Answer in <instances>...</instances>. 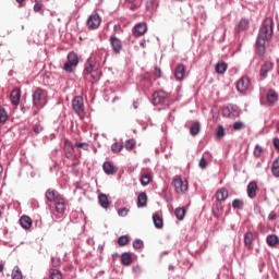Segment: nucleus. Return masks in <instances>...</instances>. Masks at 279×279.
Here are the masks:
<instances>
[{"label":"nucleus","mask_w":279,"mask_h":279,"mask_svg":"<svg viewBox=\"0 0 279 279\" xmlns=\"http://www.w3.org/2000/svg\"><path fill=\"white\" fill-rule=\"evenodd\" d=\"M252 243H254V233L246 231L244 234V245H246L248 250H252Z\"/></svg>","instance_id":"obj_24"},{"label":"nucleus","mask_w":279,"mask_h":279,"mask_svg":"<svg viewBox=\"0 0 279 279\" xmlns=\"http://www.w3.org/2000/svg\"><path fill=\"white\" fill-rule=\"evenodd\" d=\"M199 130H201L199 122H195L190 128V134L192 136H197V134H199Z\"/></svg>","instance_id":"obj_36"},{"label":"nucleus","mask_w":279,"mask_h":279,"mask_svg":"<svg viewBox=\"0 0 279 279\" xmlns=\"http://www.w3.org/2000/svg\"><path fill=\"white\" fill-rule=\"evenodd\" d=\"M125 149H128L129 151L134 149V147H136V141L134 138L128 140L124 144Z\"/></svg>","instance_id":"obj_40"},{"label":"nucleus","mask_w":279,"mask_h":279,"mask_svg":"<svg viewBox=\"0 0 279 279\" xmlns=\"http://www.w3.org/2000/svg\"><path fill=\"white\" fill-rule=\"evenodd\" d=\"M153 223L155 228H157L158 230L162 229V226H163L162 218H160L158 214L153 215Z\"/></svg>","instance_id":"obj_34"},{"label":"nucleus","mask_w":279,"mask_h":279,"mask_svg":"<svg viewBox=\"0 0 279 279\" xmlns=\"http://www.w3.org/2000/svg\"><path fill=\"white\" fill-rule=\"evenodd\" d=\"M59 197H62V195L58 193L56 190H51V189L47 190L46 199H48V202H53L56 204Z\"/></svg>","instance_id":"obj_21"},{"label":"nucleus","mask_w":279,"mask_h":279,"mask_svg":"<svg viewBox=\"0 0 279 279\" xmlns=\"http://www.w3.org/2000/svg\"><path fill=\"white\" fill-rule=\"evenodd\" d=\"M266 243L269 245V247H276L279 245V238L276 234H269L266 238Z\"/></svg>","instance_id":"obj_26"},{"label":"nucleus","mask_w":279,"mask_h":279,"mask_svg":"<svg viewBox=\"0 0 279 279\" xmlns=\"http://www.w3.org/2000/svg\"><path fill=\"white\" fill-rule=\"evenodd\" d=\"M33 104L36 108H45L47 105V92L45 89L37 88L33 93Z\"/></svg>","instance_id":"obj_4"},{"label":"nucleus","mask_w":279,"mask_h":279,"mask_svg":"<svg viewBox=\"0 0 279 279\" xmlns=\"http://www.w3.org/2000/svg\"><path fill=\"white\" fill-rule=\"evenodd\" d=\"M32 218L29 216H22L20 218V226L24 229V230H29V228H32Z\"/></svg>","instance_id":"obj_23"},{"label":"nucleus","mask_w":279,"mask_h":279,"mask_svg":"<svg viewBox=\"0 0 279 279\" xmlns=\"http://www.w3.org/2000/svg\"><path fill=\"white\" fill-rule=\"evenodd\" d=\"M243 128H245V124L241 121H236L233 123V130L235 131L243 130Z\"/></svg>","instance_id":"obj_47"},{"label":"nucleus","mask_w":279,"mask_h":279,"mask_svg":"<svg viewBox=\"0 0 279 279\" xmlns=\"http://www.w3.org/2000/svg\"><path fill=\"white\" fill-rule=\"evenodd\" d=\"M208 166V163L206 162V159L204 157H202L198 161V167L201 169H206V167Z\"/></svg>","instance_id":"obj_49"},{"label":"nucleus","mask_w":279,"mask_h":279,"mask_svg":"<svg viewBox=\"0 0 279 279\" xmlns=\"http://www.w3.org/2000/svg\"><path fill=\"white\" fill-rule=\"evenodd\" d=\"M274 71V62L265 61L264 64L260 65L259 70V80H267V75Z\"/></svg>","instance_id":"obj_11"},{"label":"nucleus","mask_w":279,"mask_h":279,"mask_svg":"<svg viewBox=\"0 0 279 279\" xmlns=\"http://www.w3.org/2000/svg\"><path fill=\"white\" fill-rule=\"evenodd\" d=\"M236 90L238 93H241L242 95H246V93H250L252 90V82L247 76H242L236 82Z\"/></svg>","instance_id":"obj_6"},{"label":"nucleus","mask_w":279,"mask_h":279,"mask_svg":"<svg viewBox=\"0 0 279 279\" xmlns=\"http://www.w3.org/2000/svg\"><path fill=\"white\" fill-rule=\"evenodd\" d=\"M145 44H146L145 39H143V40L140 43L141 47H145Z\"/></svg>","instance_id":"obj_57"},{"label":"nucleus","mask_w":279,"mask_h":279,"mask_svg":"<svg viewBox=\"0 0 279 279\" xmlns=\"http://www.w3.org/2000/svg\"><path fill=\"white\" fill-rule=\"evenodd\" d=\"M258 190V184L255 181H251L247 184V196L250 199H254L256 197V191Z\"/></svg>","instance_id":"obj_18"},{"label":"nucleus","mask_w":279,"mask_h":279,"mask_svg":"<svg viewBox=\"0 0 279 279\" xmlns=\"http://www.w3.org/2000/svg\"><path fill=\"white\" fill-rule=\"evenodd\" d=\"M4 265L0 263V272L3 271Z\"/></svg>","instance_id":"obj_59"},{"label":"nucleus","mask_w":279,"mask_h":279,"mask_svg":"<svg viewBox=\"0 0 279 279\" xmlns=\"http://www.w3.org/2000/svg\"><path fill=\"white\" fill-rule=\"evenodd\" d=\"M86 25L88 29H98L99 25H101V16H99V13H93L89 15Z\"/></svg>","instance_id":"obj_10"},{"label":"nucleus","mask_w":279,"mask_h":279,"mask_svg":"<svg viewBox=\"0 0 279 279\" xmlns=\"http://www.w3.org/2000/svg\"><path fill=\"white\" fill-rule=\"evenodd\" d=\"M133 107H134L135 110H137L138 109V101H133Z\"/></svg>","instance_id":"obj_56"},{"label":"nucleus","mask_w":279,"mask_h":279,"mask_svg":"<svg viewBox=\"0 0 279 279\" xmlns=\"http://www.w3.org/2000/svg\"><path fill=\"white\" fill-rule=\"evenodd\" d=\"M262 154H263V147H260L259 145H256L254 149V156H256V158H259Z\"/></svg>","instance_id":"obj_48"},{"label":"nucleus","mask_w":279,"mask_h":279,"mask_svg":"<svg viewBox=\"0 0 279 279\" xmlns=\"http://www.w3.org/2000/svg\"><path fill=\"white\" fill-rule=\"evenodd\" d=\"M120 258L121 264L124 265V267H129V265H132V255L130 253H122Z\"/></svg>","instance_id":"obj_31"},{"label":"nucleus","mask_w":279,"mask_h":279,"mask_svg":"<svg viewBox=\"0 0 279 279\" xmlns=\"http://www.w3.org/2000/svg\"><path fill=\"white\" fill-rule=\"evenodd\" d=\"M133 247L134 250H143V247H145V244L143 243V240L136 239L133 241Z\"/></svg>","instance_id":"obj_43"},{"label":"nucleus","mask_w":279,"mask_h":279,"mask_svg":"<svg viewBox=\"0 0 279 279\" xmlns=\"http://www.w3.org/2000/svg\"><path fill=\"white\" fill-rule=\"evenodd\" d=\"M172 186H174L175 193L184 194L189 191V181L182 180L180 175H175L172 179Z\"/></svg>","instance_id":"obj_5"},{"label":"nucleus","mask_w":279,"mask_h":279,"mask_svg":"<svg viewBox=\"0 0 279 279\" xmlns=\"http://www.w3.org/2000/svg\"><path fill=\"white\" fill-rule=\"evenodd\" d=\"M266 100L269 104V106H274L276 101H278V94L274 89H269L266 94Z\"/></svg>","instance_id":"obj_22"},{"label":"nucleus","mask_w":279,"mask_h":279,"mask_svg":"<svg viewBox=\"0 0 279 279\" xmlns=\"http://www.w3.org/2000/svg\"><path fill=\"white\" fill-rule=\"evenodd\" d=\"M272 144H274L275 149H279V138L278 137L274 138Z\"/></svg>","instance_id":"obj_54"},{"label":"nucleus","mask_w":279,"mask_h":279,"mask_svg":"<svg viewBox=\"0 0 279 279\" xmlns=\"http://www.w3.org/2000/svg\"><path fill=\"white\" fill-rule=\"evenodd\" d=\"M34 12H38L39 14H45V11L43 10V4H40V2L35 3Z\"/></svg>","instance_id":"obj_46"},{"label":"nucleus","mask_w":279,"mask_h":279,"mask_svg":"<svg viewBox=\"0 0 279 279\" xmlns=\"http://www.w3.org/2000/svg\"><path fill=\"white\" fill-rule=\"evenodd\" d=\"M147 206V194L141 192L137 196V208H145Z\"/></svg>","instance_id":"obj_28"},{"label":"nucleus","mask_w":279,"mask_h":279,"mask_svg":"<svg viewBox=\"0 0 279 279\" xmlns=\"http://www.w3.org/2000/svg\"><path fill=\"white\" fill-rule=\"evenodd\" d=\"M23 1L25 0H16V3H20V5H23Z\"/></svg>","instance_id":"obj_58"},{"label":"nucleus","mask_w":279,"mask_h":279,"mask_svg":"<svg viewBox=\"0 0 279 279\" xmlns=\"http://www.w3.org/2000/svg\"><path fill=\"white\" fill-rule=\"evenodd\" d=\"M215 71L218 75H223L228 71V63L220 61L215 65Z\"/></svg>","instance_id":"obj_29"},{"label":"nucleus","mask_w":279,"mask_h":279,"mask_svg":"<svg viewBox=\"0 0 279 279\" xmlns=\"http://www.w3.org/2000/svg\"><path fill=\"white\" fill-rule=\"evenodd\" d=\"M241 109L236 105H228L227 107L222 108V116L227 117L228 119H236L240 117Z\"/></svg>","instance_id":"obj_8"},{"label":"nucleus","mask_w":279,"mask_h":279,"mask_svg":"<svg viewBox=\"0 0 279 279\" xmlns=\"http://www.w3.org/2000/svg\"><path fill=\"white\" fill-rule=\"evenodd\" d=\"M74 147H76V149H84L85 151H88V143L84 142V143H76L74 144Z\"/></svg>","instance_id":"obj_44"},{"label":"nucleus","mask_w":279,"mask_h":279,"mask_svg":"<svg viewBox=\"0 0 279 279\" xmlns=\"http://www.w3.org/2000/svg\"><path fill=\"white\" fill-rule=\"evenodd\" d=\"M128 1V3H134V1H136V0H126Z\"/></svg>","instance_id":"obj_61"},{"label":"nucleus","mask_w":279,"mask_h":279,"mask_svg":"<svg viewBox=\"0 0 279 279\" xmlns=\"http://www.w3.org/2000/svg\"><path fill=\"white\" fill-rule=\"evenodd\" d=\"M232 208H234L235 210H242L243 208V201L235 198L232 202Z\"/></svg>","instance_id":"obj_41"},{"label":"nucleus","mask_w":279,"mask_h":279,"mask_svg":"<svg viewBox=\"0 0 279 279\" xmlns=\"http://www.w3.org/2000/svg\"><path fill=\"white\" fill-rule=\"evenodd\" d=\"M99 64H101V52H96L90 56L85 63L84 73L86 75H92L94 82H99L101 77V72H99Z\"/></svg>","instance_id":"obj_2"},{"label":"nucleus","mask_w":279,"mask_h":279,"mask_svg":"<svg viewBox=\"0 0 279 279\" xmlns=\"http://www.w3.org/2000/svg\"><path fill=\"white\" fill-rule=\"evenodd\" d=\"M274 36V19L266 17L256 39V49L259 56H265V40H271Z\"/></svg>","instance_id":"obj_1"},{"label":"nucleus","mask_w":279,"mask_h":279,"mask_svg":"<svg viewBox=\"0 0 279 279\" xmlns=\"http://www.w3.org/2000/svg\"><path fill=\"white\" fill-rule=\"evenodd\" d=\"M123 150V143L122 142H116L111 145V151L113 154H119V151Z\"/></svg>","instance_id":"obj_37"},{"label":"nucleus","mask_w":279,"mask_h":279,"mask_svg":"<svg viewBox=\"0 0 279 279\" xmlns=\"http://www.w3.org/2000/svg\"><path fill=\"white\" fill-rule=\"evenodd\" d=\"M184 75H186V66L180 63L174 70V77L178 80V82H182V80H184Z\"/></svg>","instance_id":"obj_17"},{"label":"nucleus","mask_w":279,"mask_h":279,"mask_svg":"<svg viewBox=\"0 0 279 279\" xmlns=\"http://www.w3.org/2000/svg\"><path fill=\"white\" fill-rule=\"evenodd\" d=\"M63 150L69 160H75V146L69 140H65Z\"/></svg>","instance_id":"obj_14"},{"label":"nucleus","mask_w":279,"mask_h":279,"mask_svg":"<svg viewBox=\"0 0 279 279\" xmlns=\"http://www.w3.org/2000/svg\"><path fill=\"white\" fill-rule=\"evenodd\" d=\"M169 269H173V266L170 265V266H169Z\"/></svg>","instance_id":"obj_64"},{"label":"nucleus","mask_w":279,"mask_h":279,"mask_svg":"<svg viewBox=\"0 0 279 279\" xmlns=\"http://www.w3.org/2000/svg\"><path fill=\"white\" fill-rule=\"evenodd\" d=\"M46 279H62V272L59 269L50 268Z\"/></svg>","instance_id":"obj_30"},{"label":"nucleus","mask_w":279,"mask_h":279,"mask_svg":"<svg viewBox=\"0 0 279 279\" xmlns=\"http://www.w3.org/2000/svg\"><path fill=\"white\" fill-rule=\"evenodd\" d=\"M215 197L217 202H226L228 199V190H226V187L218 189Z\"/></svg>","instance_id":"obj_20"},{"label":"nucleus","mask_w":279,"mask_h":279,"mask_svg":"<svg viewBox=\"0 0 279 279\" xmlns=\"http://www.w3.org/2000/svg\"><path fill=\"white\" fill-rule=\"evenodd\" d=\"M151 180H154V172L151 170L147 169L141 173L140 182L142 186H147Z\"/></svg>","instance_id":"obj_16"},{"label":"nucleus","mask_w":279,"mask_h":279,"mask_svg":"<svg viewBox=\"0 0 279 279\" xmlns=\"http://www.w3.org/2000/svg\"><path fill=\"white\" fill-rule=\"evenodd\" d=\"M145 34H147V23L140 22L134 25L133 36H135V38H141V36H145Z\"/></svg>","instance_id":"obj_13"},{"label":"nucleus","mask_w":279,"mask_h":279,"mask_svg":"<svg viewBox=\"0 0 279 279\" xmlns=\"http://www.w3.org/2000/svg\"><path fill=\"white\" fill-rule=\"evenodd\" d=\"M128 243H130V236H128V235H121L118 239V244L120 245V247H125V245H128Z\"/></svg>","instance_id":"obj_39"},{"label":"nucleus","mask_w":279,"mask_h":279,"mask_svg":"<svg viewBox=\"0 0 279 279\" xmlns=\"http://www.w3.org/2000/svg\"><path fill=\"white\" fill-rule=\"evenodd\" d=\"M80 64V59H77V54L75 52L68 53V61L63 64V70L66 73H73V68Z\"/></svg>","instance_id":"obj_7"},{"label":"nucleus","mask_w":279,"mask_h":279,"mask_svg":"<svg viewBox=\"0 0 279 279\" xmlns=\"http://www.w3.org/2000/svg\"><path fill=\"white\" fill-rule=\"evenodd\" d=\"M271 173L275 178H279V158L272 161Z\"/></svg>","instance_id":"obj_35"},{"label":"nucleus","mask_w":279,"mask_h":279,"mask_svg":"<svg viewBox=\"0 0 279 279\" xmlns=\"http://www.w3.org/2000/svg\"><path fill=\"white\" fill-rule=\"evenodd\" d=\"M11 102L13 106L21 104V89H13L11 93Z\"/></svg>","instance_id":"obj_25"},{"label":"nucleus","mask_w":279,"mask_h":279,"mask_svg":"<svg viewBox=\"0 0 279 279\" xmlns=\"http://www.w3.org/2000/svg\"><path fill=\"white\" fill-rule=\"evenodd\" d=\"M8 121V112L3 107H0V123H5Z\"/></svg>","instance_id":"obj_42"},{"label":"nucleus","mask_w":279,"mask_h":279,"mask_svg":"<svg viewBox=\"0 0 279 279\" xmlns=\"http://www.w3.org/2000/svg\"><path fill=\"white\" fill-rule=\"evenodd\" d=\"M98 201H99L101 208H105L106 210H108V208H110V201L108 199V195L99 194Z\"/></svg>","instance_id":"obj_27"},{"label":"nucleus","mask_w":279,"mask_h":279,"mask_svg":"<svg viewBox=\"0 0 279 279\" xmlns=\"http://www.w3.org/2000/svg\"><path fill=\"white\" fill-rule=\"evenodd\" d=\"M153 104L155 106H167V94L162 90L153 94Z\"/></svg>","instance_id":"obj_12"},{"label":"nucleus","mask_w":279,"mask_h":279,"mask_svg":"<svg viewBox=\"0 0 279 279\" xmlns=\"http://www.w3.org/2000/svg\"><path fill=\"white\" fill-rule=\"evenodd\" d=\"M52 267H60V258L51 257Z\"/></svg>","instance_id":"obj_51"},{"label":"nucleus","mask_w":279,"mask_h":279,"mask_svg":"<svg viewBox=\"0 0 279 279\" xmlns=\"http://www.w3.org/2000/svg\"><path fill=\"white\" fill-rule=\"evenodd\" d=\"M130 209L128 207H122L118 210L119 217H128Z\"/></svg>","instance_id":"obj_45"},{"label":"nucleus","mask_w":279,"mask_h":279,"mask_svg":"<svg viewBox=\"0 0 279 279\" xmlns=\"http://www.w3.org/2000/svg\"><path fill=\"white\" fill-rule=\"evenodd\" d=\"M102 170L107 175H114V173H117V167H114L110 161H105L102 163Z\"/></svg>","instance_id":"obj_19"},{"label":"nucleus","mask_w":279,"mask_h":279,"mask_svg":"<svg viewBox=\"0 0 279 279\" xmlns=\"http://www.w3.org/2000/svg\"><path fill=\"white\" fill-rule=\"evenodd\" d=\"M277 130H278V132H279V121H278V123H277Z\"/></svg>","instance_id":"obj_63"},{"label":"nucleus","mask_w":279,"mask_h":279,"mask_svg":"<svg viewBox=\"0 0 279 279\" xmlns=\"http://www.w3.org/2000/svg\"><path fill=\"white\" fill-rule=\"evenodd\" d=\"M11 276H12V279H23V274L21 272V269L19 268V266H15L13 268Z\"/></svg>","instance_id":"obj_38"},{"label":"nucleus","mask_w":279,"mask_h":279,"mask_svg":"<svg viewBox=\"0 0 279 279\" xmlns=\"http://www.w3.org/2000/svg\"><path fill=\"white\" fill-rule=\"evenodd\" d=\"M174 215L179 221H183L184 217H186V209H184V207H179L174 210Z\"/></svg>","instance_id":"obj_33"},{"label":"nucleus","mask_w":279,"mask_h":279,"mask_svg":"<svg viewBox=\"0 0 279 279\" xmlns=\"http://www.w3.org/2000/svg\"><path fill=\"white\" fill-rule=\"evenodd\" d=\"M155 77H162V70L160 68L156 66L154 70Z\"/></svg>","instance_id":"obj_52"},{"label":"nucleus","mask_w":279,"mask_h":279,"mask_svg":"<svg viewBox=\"0 0 279 279\" xmlns=\"http://www.w3.org/2000/svg\"><path fill=\"white\" fill-rule=\"evenodd\" d=\"M109 41L113 53H121V50L123 49V44L121 43V39H119L117 36H111L109 38Z\"/></svg>","instance_id":"obj_15"},{"label":"nucleus","mask_w":279,"mask_h":279,"mask_svg":"<svg viewBox=\"0 0 279 279\" xmlns=\"http://www.w3.org/2000/svg\"><path fill=\"white\" fill-rule=\"evenodd\" d=\"M35 3H40L43 0H33Z\"/></svg>","instance_id":"obj_62"},{"label":"nucleus","mask_w":279,"mask_h":279,"mask_svg":"<svg viewBox=\"0 0 279 279\" xmlns=\"http://www.w3.org/2000/svg\"><path fill=\"white\" fill-rule=\"evenodd\" d=\"M66 208H69V201H66L64 196L57 198V202L54 203L56 213H53V217H56V219H62V217H64V213H66Z\"/></svg>","instance_id":"obj_3"},{"label":"nucleus","mask_w":279,"mask_h":279,"mask_svg":"<svg viewBox=\"0 0 279 279\" xmlns=\"http://www.w3.org/2000/svg\"><path fill=\"white\" fill-rule=\"evenodd\" d=\"M43 130H44V128L40 124H35L33 126V131L35 132V134H40V132H43Z\"/></svg>","instance_id":"obj_50"},{"label":"nucleus","mask_w":279,"mask_h":279,"mask_svg":"<svg viewBox=\"0 0 279 279\" xmlns=\"http://www.w3.org/2000/svg\"><path fill=\"white\" fill-rule=\"evenodd\" d=\"M250 27V20L247 19H242L236 27V32H245Z\"/></svg>","instance_id":"obj_32"},{"label":"nucleus","mask_w":279,"mask_h":279,"mask_svg":"<svg viewBox=\"0 0 279 279\" xmlns=\"http://www.w3.org/2000/svg\"><path fill=\"white\" fill-rule=\"evenodd\" d=\"M225 135V130H223V126H218L217 129V136H219V138H221V136Z\"/></svg>","instance_id":"obj_53"},{"label":"nucleus","mask_w":279,"mask_h":279,"mask_svg":"<svg viewBox=\"0 0 279 279\" xmlns=\"http://www.w3.org/2000/svg\"><path fill=\"white\" fill-rule=\"evenodd\" d=\"M277 69H278V74H279V59H277Z\"/></svg>","instance_id":"obj_60"},{"label":"nucleus","mask_w":279,"mask_h":279,"mask_svg":"<svg viewBox=\"0 0 279 279\" xmlns=\"http://www.w3.org/2000/svg\"><path fill=\"white\" fill-rule=\"evenodd\" d=\"M268 219H270V221H276V211H271L268 216Z\"/></svg>","instance_id":"obj_55"},{"label":"nucleus","mask_w":279,"mask_h":279,"mask_svg":"<svg viewBox=\"0 0 279 279\" xmlns=\"http://www.w3.org/2000/svg\"><path fill=\"white\" fill-rule=\"evenodd\" d=\"M72 108L78 117H82L84 114V98L82 96H75L72 100Z\"/></svg>","instance_id":"obj_9"}]
</instances>
